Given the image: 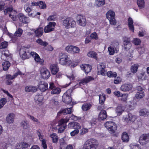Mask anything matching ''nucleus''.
<instances>
[{
    "label": "nucleus",
    "instance_id": "nucleus-22",
    "mask_svg": "<svg viewBox=\"0 0 149 149\" xmlns=\"http://www.w3.org/2000/svg\"><path fill=\"white\" fill-rule=\"evenodd\" d=\"M132 88V84L127 83L123 84L120 87V89L124 92H126L131 90Z\"/></svg>",
    "mask_w": 149,
    "mask_h": 149
},
{
    "label": "nucleus",
    "instance_id": "nucleus-46",
    "mask_svg": "<svg viewBox=\"0 0 149 149\" xmlns=\"http://www.w3.org/2000/svg\"><path fill=\"white\" fill-rule=\"evenodd\" d=\"M2 65L3 70H8L10 66V63L8 61H5L2 63Z\"/></svg>",
    "mask_w": 149,
    "mask_h": 149
},
{
    "label": "nucleus",
    "instance_id": "nucleus-60",
    "mask_svg": "<svg viewBox=\"0 0 149 149\" xmlns=\"http://www.w3.org/2000/svg\"><path fill=\"white\" fill-rule=\"evenodd\" d=\"M90 37L92 39L95 40H97L98 38V35L97 33L95 32H94L91 33L90 36Z\"/></svg>",
    "mask_w": 149,
    "mask_h": 149
},
{
    "label": "nucleus",
    "instance_id": "nucleus-50",
    "mask_svg": "<svg viewBox=\"0 0 149 149\" xmlns=\"http://www.w3.org/2000/svg\"><path fill=\"white\" fill-rule=\"evenodd\" d=\"M38 6L41 9H45L47 7L45 2L42 1H38Z\"/></svg>",
    "mask_w": 149,
    "mask_h": 149
},
{
    "label": "nucleus",
    "instance_id": "nucleus-44",
    "mask_svg": "<svg viewBox=\"0 0 149 149\" xmlns=\"http://www.w3.org/2000/svg\"><path fill=\"white\" fill-rule=\"evenodd\" d=\"M50 136L52 139V141L53 143H55L58 141V138L56 134L53 133L51 134Z\"/></svg>",
    "mask_w": 149,
    "mask_h": 149
},
{
    "label": "nucleus",
    "instance_id": "nucleus-43",
    "mask_svg": "<svg viewBox=\"0 0 149 149\" xmlns=\"http://www.w3.org/2000/svg\"><path fill=\"white\" fill-rule=\"evenodd\" d=\"M88 56L89 57L92 58L97 60V53L94 51H91L88 53L87 54Z\"/></svg>",
    "mask_w": 149,
    "mask_h": 149
},
{
    "label": "nucleus",
    "instance_id": "nucleus-47",
    "mask_svg": "<svg viewBox=\"0 0 149 149\" xmlns=\"http://www.w3.org/2000/svg\"><path fill=\"white\" fill-rule=\"evenodd\" d=\"M130 149H141V146L137 143H132L130 146Z\"/></svg>",
    "mask_w": 149,
    "mask_h": 149
},
{
    "label": "nucleus",
    "instance_id": "nucleus-18",
    "mask_svg": "<svg viewBox=\"0 0 149 149\" xmlns=\"http://www.w3.org/2000/svg\"><path fill=\"white\" fill-rule=\"evenodd\" d=\"M138 91L136 93V97L138 99H140L143 98L145 96L143 89L140 86H138L137 87Z\"/></svg>",
    "mask_w": 149,
    "mask_h": 149
},
{
    "label": "nucleus",
    "instance_id": "nucleus-29",
    "mask_svg": "<svg viewBox=\"0 0 149 149\" xmlns=\"http://www.w3.org/2000/svg\"><path fill=\"white\" fill-rule=\"evenodd\" d=\"M32 31L34 32L36 36L40 37L41 36L42 34L43 29L42 28L40 27L36 30L32 29Z\"/></svg>",
    "mask_w": 149,
    "mask_h": 149
},
{
    "label": "nucleus",
    "instance_id": "nucleus-38",
    "mask_svg": "<svg viewBox=\"0 0 149 149\" xmlns=\"http://www.w3.org/2000/svg\"><path fill=\"white\" fill-rule=\"evenodd\" d=\"M106 16L108 19L115 17V13L114 12L111 10H109L106 13Z\"/></svg>",
    "mask_w": 149,
    "mask_h": 149
},
{
    "label": "nucleus",
    "instance_id": "nucleus-55",
    "mask_svg": "<svg viewBox=\"0 0 149 149\" xmlns=\"http://www.w3.org/2000/svg\"><path fill=\"white\" fill-rule=\"evenodd\" d=\"M7 102V99L5 98H2L0 100V109L2 108Z\"/></svg>",
    "mask_w": 149,
    "mask_h": 149
},
{
    "label": "nucleus",
    "instance_id": "nucleus-6",
    "mask_svg": "<svg viewBox=\"0 0 149 149\" xmlns=\"http://www.w3.org/2000/svg\"><path fill=\"white\" fill-rule=\"evenodd\" d=\"M19 54L20 57L23 59L29 58L31 56V52L25 47H22L19 50Z\"/></svg>",
    "mask_w": 149,
    "mask_h": 149
},
{
    "label": "nucleus",
    "instance_id": "nucleus-3",
    "mask_svg": "<svg viewBox=\"0 0 149 149\" xmlns=\"http://www.w3.org/2000/svg\"><path fill=\"white\" fill-rule=\"evenodd\" d=\"M58 58L59 63L61 65L69 66L72 63L71 60L65 54L60 53L59 54Z\"/></svg>",
    "mask_w": 149,
    "mask_h": 149
},
{
    "label": "nucleus",
    "instance_id": "nucleus-27",
    "mask_svg": "<svg viewBox=\"0 0 149 149\" xmlns=\"http://www.w3.org/2000/svg\"><path fill=\"white\" fill-rule=\"evenodd\" d=\"M22 33L23 30L22 29L20 28H19L14 33V36L12 37L13 41L14 42V41L13 40H15L17 39L16 37H20L22 35Z\"/></svg>",
    "mask_w": 149,
    "mask_h": 149
},
{
    "label": "nucleus",
    "instance_id": "nucleus-11",
    "mask_svg": "<svg viewBox=\"0 0 149 149\" xmlns=\"http://www.w3.org/2000/svg\"><path fill=\"white\" fill-rule=\"evenodd\" d=\"M65 50L68 53L73 54H78L81 51L79 47L73 45H69L66 47Z\"/></svg>",
    "mask_w": 149,
    "mask_h": 149
},
{
    "label": "nucleus",
    "instance_id": "nucleus-41",
    "mask_svg": "<svg viewBox=\"0 0 149 149\" xmlns=\"http://www.w3.org/2000/svg\"><path fill=\"white\" fill-rule=\"evenodd\" d=\"M21 127L24 129H26L29 127V125L28 122L26 120H24L22 121L21 123Z\"/></svg>",
    "mask_w": 149,
    "mask_h": 149
},
{
    "label": "nucleus",
    "instance_id": "nucleus-62",
    "mask_svg": "<svg viewBox=\"0 0 149 149\" xmlns=\"http://www.w3.org/2000/svg\"><path fill=\"white\" fill-rule=\"evenodd\" d=\"M8 42L6 41L2 42L0 44V49H2L6 48L8 46Z\"/></svg>",
    "mask_w": 149,
    "mask_h": 149
},
{
    "label": "nucleus",
    "instance_id": "nucleus-33",
    "mask_svg": "<svg viewBox=\"0 0 149 149\" xmlns=\"http://www.w3.org/2000/svg\"><path fill=\"white\" fill-rule=\"evenodd\" d=\"M93 80L94 78L93 77L91 76H88L82 79L80 82L79 84H86Z\"/></svg>",
    "mask_w": 149,
    "mask_h": 149
},
{
    "label": "nucleus",
    "instance_id": "nucleus-31",
    "mask_svg": "<svg viewBox=\"0 0 149 149\" xmlns=\"http://www.w3.org/2000/svg\"><path fill=\"white\" fill-rule=\"evenodd\" d=\"M107 116V114L106 111L102 110L99 114L98 119L100 120H104L106 118Z\"/></svg>",
    "mask_w": 149,
    "mask_h": 149
},
{
    "label": "nucleus",
    "instance_id": "nucleus-49",
    "mask_svg": "<svg viewBox=\"0 0 149 149\" xmlns=\"http://www.w3.org/2000/svg\"><path fill=\"white\" fill-rule=\"evenodd\" d=\"M61 91L60 88L58 87H55L52 90L51 93L52 94H59Z\"/></svg>",
    "mask_w": 149,
    "mask_h": 149
},
{
    "label": "nucleus",
    "instance_id": "nucleus-51",
    "mask_svg": "<svg viewBox=\"0 0 149 149\" xmlns=\"http://www.w3.org/2000/svg\"><path fill=\"white\" fill-rule=\"evenodd\" d=\"M37 133L40 141H42L43 140H46L44 138V135L42 134V131L41 130H38L37 131Z\"/></svg>",
    "mask_w": 149,
    "mask_h": 149
},
{
    "label": "nucleus",
    "instance_id": "nucleus-23",
    "mask_svg": "<svg viewBox=\"0 0 149 149\" xmlns=\"http://www.w3.org/2000/svg\"><path fill=\"white\" fill-rule=\"evenodd\" d=\"M50 69L52 74L53 75H55L59 71V68L57 64H53L50 66Z\"/></svg>",
    "mask_w": 149,
    "mask_h": 149
},
{
    "label": "nucleus",
    "instance_id": "nucleus-58",
    "mask_svg": "<svg viewBox=\"0 0 149 149\" xmlns=\"http://www.w3.org/2000/svg\"><path fill=\"white\" fill-rule=\"evenodd\" d=\"M75 130L73 131H72L70 133V134L72 136H74L75 135L78 134L79 132V129H74Z\"/></svg>",
    "mask_w": 149,
    "mask_h": 149
},
{
    "label": "nucleus",
    "instance_id": "nucleus-9",
    "mask_svg": "<svg viewBox=\"0 0 149 149\" xmlns=\"http://www.w3.org/2000/svg\"><path fill=\"white\" fill-rule=\"evenodd\" d=\"M119 44L118 43H114L111 44L108 48V51L110 55H113L115 52L117 53L119 50Z\"/></svg>",
    "mask_w": 149,
    "mask_h": 149
},
{
    "label": "nucleus",
    "instance_id": "nucleus-34",
    "mask_svg": "<svg viewBox=\"0 0 149 149\" xmlns=\"http://www.w3.org/2000/svg\"><path fill=\"white\" fill-rule=\"evenodd\" d=\"M22 75L23 74L21 72L18 71L15 73L12 76L10 74H7L6 77V79L12 80L16 77L18 75Z\"/></svg>",
    "mask_w": 149,
    "mask_h": 149
},
{
    "label": "nucleus",
    "instance_id": "nucleus-28",
    "mask_svg": "<svg viewBox=\"0 0 149 149\" xmlns=\"http://www.w3.org/2000/svg\"><path fill=\"white\" fill-rule=\"evenodd\" d=\"M79 17L78 22L79 25L82 26H85L86 24V21L85 18L81 16H79Z\"/></svg>",
    "mask_w": 149,
    "mask_h": 149
},
{
    "label": "nucleus",
    "instance_id": "nucleus-8",
    "mask_svg": "<svg viewBox=\"0 0 149 149\" xmlns=\"http://www.w3.org/2000/svg\"><path fill=\"white\" fill-rule=\"evenodd\" d=\"M142 146H145L149 143V134H144L140 135L139 140Z\"/></svg>",
    "mask_w": 149,
    "mask_h": 149
},
{
    "label": "nucleus",
    "instance_id": "nucleus-19",
    "mask_svg": "<svg viewBox=\"0 0 149 149\" xmlns=\"http://www.w3.org/2000/svg\"><path fill=\"white\" fill-rule=\"evenodd\" d=\"M38 86L39 89L41 91L44 92L48 89V84L44 81H40Z\"/></svg>",
    "mask_w": 149,
    "mask_h": 149
},
{
    "label": "nucleus",
    "instance_id": "nucleus-10",
    "mask_svg": "<svg viewBox=\"0 0 149 149\" xmlns=\"http://www.w3.org/2000/svg\"><path fill=\"white\" fill-rule=\"evenodd\" d=\"M72 91V89H69L63 94L62 96L63 102L68 104L71 103L72 99L70 97V95Z\"/></svg>",
    "mask_w": 149,
    "mask_h": 149
},
{
    "label": "nucleus",
    "instance_id": "nucleus-53",
    "mask_svg": "<svg viewBox=\"0 0 149 149\" xmlns=\"http://www.w3.org/2000/svg\"><path fill=\"white\" fill-rule=\"evenodd\" d=\"M137 4L140 8H142L145 7V2L144 0H138Z\"/></svg>",
    "mask_w": 149,
    "mask_h": 149
},
{
    "label": "nucleus",
    "instance_id": "nucleus-36",
    "mask_svg": "<svg viewBox=\"0 0 149 149\" xmlns=\"http://www.w3.org/2000/svg\"><path fill=\"white\" fill-rule=\"evenodd\" d=\"M105 3L104 0H96L94 3V6L99 7L104 5Z\"/></svg>",
    "mask_w": 149,
    "mask_h": 149
},
{
    "label": "nucleus",
    "instance_id": "nucleus-63",
    "mask_svg": "<svg viewBox=\"0 0 149 149\" xmlns=\"http://www.w3.org/2000/svg\"><path fill=\"white\" fill-rule=\"evenodd\" d=\"M59 141L60 145L62 147H65L66 145V143L64 138L61 139Z\"/></svg>",
    "mask_w": 149,
    "mask_h": 149
},
{
    "label": "nucleus",
    "instance_id": "nucleus-52",
    "mask_svg": "<svg viewBox=\"0 0 149 149\" xmlns=\"http://www.w3.org/2000/svg\"><path fill=\"white\" fill-rule=\"evenodd\" d=\"M107 76L109 77H116L117 76V73L115 72L109 71L107 73Z\"/></svg>",
    "mask_w": 149,
    "mask_h": 149
},
{
    "label": "nucleus",
    "instance_id": "nucleus-4",
    "mask_svg": "<svg viewBox=\"0 0 149 149\" xmlns=\"http://www.w3.org/2000/svg\"><path fill=\"white\" fill-rule=\"evenodd\" d=\"M104 125L105 127L111 134L115 133L117 129L116 124L112 121H107Z\"/></svg>",
    "mask_w": 149,
    "mask_h": 149
},
{
    "label": "nucleus",
    "instance_id": "nucleus-45",
    "mask_svg": "<svg viewBox=\"0 0 149 149\" xmlns=\"http://www.w3.org/2000/svg\"><path fill=\"white\" fill-rule=\"evenodd\" d=\"M79 134L80 135H83L87 133L88 132V129L84 127V126H81V129H79Z\"/></svg>",
    "mask_w": 149,
    "mask_h": 149
},
{
    "label": "nucleus",
    "instance_id": "nucleus-64",
    "mask_svg": "<svg viewBox=\"0 0 149 149\" xmlns=\"http://www.w3.org/2000/svg\"><path fill=\"white\" fill-rule=\"evenodd\" d=\"M141 42V41L140 40L137 38H134L132 41V42L136 45H139L140 44Z\"/></svg>",
    "mask_w": 149,
    "mask_h": 149
},
{
    "label": "nucleus",
    "instance_id": "nucleus-17",
    "mask_svg": "<svg viewBox=\"0 0 149 149\" xmlns=\"http://www.w3.org/2000/svg\"><path fill=\"white\" fill-rule=\"evenodd\" d=\"M30 146L27 143L22 142L17 143L15 146V149H25L27 148Z\"/></svg>",
    "mask_w": 149,
    "mask_h": 149
},
{
    "label": "nucleus",
    "instance_id": "nucleus-13",
    "mask_svg": "<svg viewBox=\"0 0 149 149\" xmlns=\"http://www.w3.org/2000/svg\"><path fill=\"white\" fill-rule=\"evenodd\" d=\"M136 118L137 117L136 116L129 113L127 116H123V119L124 121L128 123L134 121Z\"/></svg>",
    "mask_w": 149,
    "mask_h": 149
},
{
    "label": "nucleus",
    "instance_id": "nucleus-37",
    "mask_svg": "<svg viewBox=\"0 0 149 149\" xmlns=\"http://www.w3.org/2000/svg\"><path fill=\"white\" fill-rule=\"evenodd\" d=\"M115 112L118 116L120 115L124 111V109L121 106H118L115 109Z\"/></svg>",
    "mask_w": 149,
    "mask_h": 149
},
{
    "label": "nucleus",
    "instance_id": "nucleus-32",
    "mask_svg": "<svg viewBox=\"0 0 149 149\" xmlns=\"http://www.w3.org/2000/svg\"><path fill=\"white\" fill-rule=\"evenodd\" d=\"M24 90L26 92H35L37 91V88L33 86H28L25 88Z\"/></svg>",
    "mask_w": 149,
    "mask_h": 149
},
{
    "label": "nucleus",
    "instance_id": "nucleus-25",
    "mask_svg": "<svg viewBox=\"0 0 149 149\" xmlns=\"http://www.w3.org/2000/svg\"><path fill=\"white\" fill-rule=\"evenodd\" d=\"M15 118V115L13 113H10L7 115L6 117V121L8 124L13 123Z\"/></svg>",
    "mask_w": 149,
    "mask_h": 149
},
{
    "label": "nucleus",
    "instance_id": "nucleus-59",
    "mask_svg": "<svg viewBox=\"0 0 149 149\" xmlns=\"http://www.w3.org/2000/svg\"><path fill=\"white\" fill-rule=\"evenodd\" d=\"M138 78L139 79H141L142 80H146L147 79V77L145 75V73L144 72H142L141 73L138 75Z\"/></svg>",
    "mask_w": 149,
    "mask_h": 149
},
{
    "label": "nucleus",
    "instance_id": "nucleus-39",
    "mask_svg": "<svg viewBox=\"0 0 149 149\" xmlns=\"http://www.w3.org/2000/svg\"><path fill=\"white\" fill-rule=\"evenodd\" d=\"M122 139L124 142H127L129 140V136L126 132H124L122 135Z\"/></svg>",
    "mask_w": 149,
    "mask_h": 149
},
{
    "label": "nucleus",
    "instance_id": "nucleus-14",
    "mask_svg": "<svg viewBox=\"0 0 149 149\" xmlns=\"http://www.w3.org/2000/svg\"><path fill=\"white\" fill-rule=\"evenodd\" d=\"M105 68V66L103 63H101L98 65L97 66V74L103 76H105L107 73L106 71L104 69Z\"/></svg>",
    "mask_w": 149,
    "mask_h": 149
},
{
    "label": "nucleus",
    "instance_id": "nucleus-24",
    "mask_svg": "<svg viewBox=\"0 0 149 149\" xmlns=\"http://www.w3.org/2000/svg\"><path fill=\"white\" fill-rule=\"evenodd\" d=\"M80 67L82 70L87 73L90 72L92 69L91 66L87 64H82Z\"/></svg>",
    "mask_w": 149,
    "mask_h": 149
},
{
    "label": "nucleus",
    "instance_id": "nucleus-35",
    "mask_svg": "<svg viewBox=\"0 0 149 149\" xmlns=\"http://www.w3.org/2000/svg\"><path fill=\"white\" fill-rule=\"evenodd\" d=\"M128 25L130 30L134 32V27L133 25V21L132 19L130 17L128 19Z\"/></svg>",
    "mask_w": 149,
    "mask_h": 149
},
{
    "label": "nucleus",
    "instance_id": "nucleus-30",
    "mask_svg": "<svg viewBox=\"0 0 149 149\" xmlns=\"http://www.w3.org/2000/svg\"><path fill=\"white\" fill-rule=\"evenodd\" d=\"M72 111V108L70 107L68 109H61L58 113V115H59L61 113H63L64 114L71 113Z\"/></svg>",
    "mask_w": 149,
    "mask_h": 149
},
{
    "label": "nucleus",
    "instance_id": "nucleus-57",
    "mask_svg": "<svg viewBox=\"0 0 149 149\" xmlns=\"http://www.w3.org/2000/svg\"><path fill=\"white\" fill-rule=\"evenodd\" d=\"M128 95L127 93H124L122 94L120 97L121 100L123 101H125L127 100L128 97Z\"/></svg>",
    "mask_w": 149,
    "mask_h": 149
},
{
    "label": "nucleus",
    "instance_id": "nucleus-16",
    "mask_svg": "<svg viewBox=\"0 0 149 149\" xmlns=\"http://www.w3.org/2000/svg\"><path fill=\"white\" fill-rule=\"evenodd\" d=\"M31 55L34 59L35 61L40 64H42L44 62V60L40 58L38 54L36 52H31Z\"/></svg>",
    "mask_w": 149,
    "mask_h": 149
},
{
    "label": "nucleus",
    "instance_id": "nucleus-20",
    "mask_svg": "<svg viewBox=\"0 0 149 149\" xmlns=\"http://www.w3.org/2000/svg\"><path fill=\"white\" fill-rule=\"evenodd\" d=\"M34 100L36 103L39 106L43 103L44 97L42 95H37L35 96Z\"/></svg>",
    "mask_w": 149,
    "mask_h": 149
},
{
    "label": "nucleus",
    "instance_id": "nucleus-15",
    "mask_svg": "<svg viewBox=\"0 0 149 149\" xmlns=\"http://www.w3.org/2000/svg\"><path fill=\"white\" fill-rule=\"evenodd\" d=\"M56 23L54 22H49L44 29V32L47 33L53 31L54 28Z\"/></svg>",
    "mask_w": 149,
    "mask_h": 149
},
{
    "label": "nucleus",
    "instance_id": "nucleus-61",
    "mask_svg": "<svg viewBox=\"0 0 149 149\" xmlns=\"http://www.w3.org/2000/svg\"><path fill=\"white\" fill-rule=\"evenodd\" d=\"M122 81V79L119 77H115L113 81L114 83L117 84L120 83Z\"/></svg>",
    "mask_w": 149,
    "mask_h": 149
},
{
    "label": "nucleus",
    "instance_id": "nucleus-7",
    "mask_svg": "<svg viewBox=\"0 0 149 149\" xmlns=\"http://www.w3.org/2000/svg\"><path fill=\"white\" fill-rule=\"evenodd\" d=\"M4 13L6 14L8 13H10L9 16L13 21H15L17 19V12L16 11L13 10L12 7H10L5 9L4 11Z\"/></svg>",
    "mask_w": 149,
    "mask_h": 149
},
{
    "label": "nucleus",
    "instance_id": "nucleus-54",
    "mask_svg": "<svg viewBox=\"0 0 149 149\" xmlns=\"http://www.w3.org/2000/svg\"><path fill=\"white\" fill-rule=\"evenodd\" d=\"M99 103L100 104H104L105 100V96L104 94L100 95L99 96Z\"/></svg>",
    "mask_w": 149,
    "mask_h": 149
},
{
    "label": "nucleus",
    "instance_id": "nucleus-56",
    "mask_svg": "<svg viewBox=\"0 0 149 149\" xmlns=\"http://www.w3.org/2000/svg\"><path fill=\"white\" fill-rule=\"evenodd\" d=\"M36 42L38 44L45 47L48 44L47 42L43 41L40 39H38L36 40Z\"/></svg>",
    "mask_w": 149,
    "mask_h": 149
},
{
    "label": "nucleus",
    "instance_id": "nucleus-21",
    "mask_svg": "<svg viewBox=\"0 0 149 149\" xmlns=\"http://www.w3.org/2000/svg\"><path fill=\"white\" fill-rule=\"evenodd\" d=\"M68 127L70 129H81V126L79 123L76 122H73L70 123L68 124Z\"/></svg>",
    "mask_w": 149,
    "mask_h": 149
},
{
    "label": "nucleus",
    "instance_id": "nucleus-2",
    "mask_svg": "<svg viewBox=\"0 0 149 149\" xmlns=\"http://www.w3.org/2000/svg\"><path fill=\"white\" fill-rule=\"evenodd\" d=\"M98 143L97 140L91 139L87 140L84 143L82 149H96Z\"/></svg>",
    "mask_w": 149,
    "mask_h": 149
},
{
    "label": "nucleus",
    "instance_id": "nucleus-26",
    "mask_svg": "<svg viewBox=\"0 0 149 149\" xmlns=\"http://www.w3.org/2000/svg\"><path fill=\"white\" fill-rule=\"evenodd\" d=\"M19 20L24 23H26L29 22V18L28 17L25 16L23 14L20 13L18 15Z\"/></svg>",
    "mask_w": 149,
    "mask_h": 149
},
{
    "label": "nucleus",
    "instance_id": "nucleus-5",
    "mask_svg": "<svg viewBox=\"0 0 149 149\" xmlns=\"http://www.w3.org/2000/svg\"><path fill=\"white\" fill-rule=\"evenodd\" d=\"M63 25L67 29L74 28L76 26V22L72 19L68 18L63 20Z\"/></svg>",
    "mask_w": 149,
    "mask_h": 149
},
{
    "label": "nucleus",
    "instance_id": "nucleus-40",
    "mask_svg": "<svg viewBox=\"0 0 149 149\" xmlns=\"http://www.w3.org/2000/svg\"><path fill=\"white\" fill-rule=\"evenodd\" d=\"M139 114L141 116H147L149 115V111L146 109H142L139 111Z\"/></svg>",
    "mask_w": 149,
    "mask_h": 149
},
{
    "label": "nucleus",
    "instance_id": "nucleus-1",
    "mask_svg": "<svg viewBox=\"0 0 149 149\" xmlns=\"http://www.w3.org/2000/svg\"><path fill=\"white\" fill-rule=\"evenodd\" d=\"M69 119H61L56 123H54L52 127L54 129H57L58 133H61L64 131L66 127V123L69 121Z\"/></svg>",
    "mask_w": 149,
    "mask_h": 149
},
{
    "label": "nucleus",
    "instance_id": "nucleus-12",
    "mask_svg": "<svg viewBox=\"0 0 149 149\" xmlns=\"http://www.w3.org/2000/svg\"><path fill=\"white\" fill-rule=\"evenodd\" d=\"M39 71L42 77L44 79H48L50 76L49 71L45 67L41 68L39 70Z\"/></svg>",
    "mask_w": 149,
    "mask_h": 149
},
{
    "label": "nucleus",
    "instance_id": "nucleus-48",
    "mask_svg": "<svg viewBox=\"0 0 149 149\" xmlns=\"http://www.w3.org/2000/svg\"><path fill=\"white\" fill-rule=\"evenodd\" d=\"M91 107V105L90 104H84L83 105L82 109L84 111H86L90 109Z\"/></svg>",
    "mask_w": 149,
    "mask_h": 149
},
{
    "label": "nucleus",
    "instance_id": "nucleus-42",
    "mask_svg": "<svg viewBox=\"0 0 149 149\" xmlns=\"http://www.w3.org/2000/svg\"><path fill=\"white\" fill-rule=\"evenodd\" d=\"M139 65L138 64H135L132 66L131 68V70L133 73H135L137 71L138 69Z\"/></svg>",
    "mask_w": 149,
    "mask_h": 149
}]
</instances>
